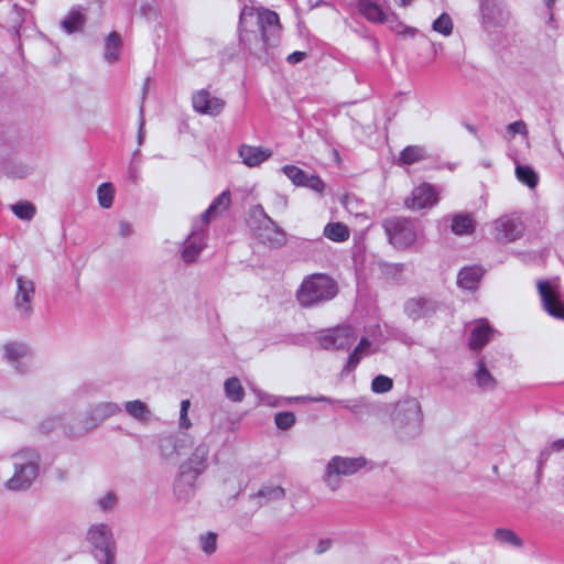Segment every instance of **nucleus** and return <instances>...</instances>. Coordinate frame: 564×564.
<instances>
[{"label":"nucleus","mask_w":564,"mask_h":564,"mask_svg":"<svg viewBox=\"0 0 564 564\" xmlns=\"http://www.w3.org/2000/svg\"><path fill=\"white\" fill-rule=\"evenodd\" d=\"M467 129L471 133H476V129L473 126H467Z\"/></svg>","instance_id":"e2e57ef3"},{"label":"nucleus","mask_w":564,"mask_h":564,"mask_svg":"<svg viewBox=\"0 0 564 564\" xmlns=\"http://www.w3.org/2000/svg\"><path fill=\"white\" fill-rule=\"evenodd\" d=\"M496 238L501 241H514L523 234L524 226L520 216L516 214L503 215L494 221Z\"/></svg>","instance_id":"4468645a"},{"label":"nucleus","mask_w":564,"mask_h":564,"mask_svg":"<svg viewBox=\"0 0 564 564\" xmlns=\"http://www.w3.org/2000/svg\"><path fill=\"white\" fill-rule=\"evenodd\" d=\"M351 6L370 23L383 24L388 21L389 11L383 9L379 0H352Z\"/></svg>","instance_id":"f3484780"},{"label":"nucleus","mask_w":564,"mask_h":564,"mask_svg":"<svg viewBox=\"0 0 564 564\" xmlns=\"http://www.w3.org/2000/svg\"><path fill=\"white\" fill-rule=\"evenodd\" d=\"M279 17L274 11L245 7L240 13V42L253 54L267 51L278 44L280 36Z\"/></svg>","instance_id":"f257e3e1"},{"label":"nucleus","mask_w":564,"mask_h":564,"mask_svg":"<svg viewBox=\"0 0 564 564\" xmlns=\"http://www.w3.org/2000/svg\"><path fill=\"white\" fill-rule=\"evenodd\" d=\"M365 464L366 460L361 457L348 458L335 456L327 464L324 480L332 490H336L340 484V476L352 475L365 466Z\"/></svg>","instance_id":"0eeeda50"},{"label":"nucleus","mask_w":564,"mask_h":564,"mask_svg":"<svg viewBox=\"0 0 564 564\" xmlns=\"http://www.w3.org/2000/svg\"><path fill=\"white\" fill-rule=\"evenodd\" d=\"M516 176L519 182L525 184L529 188L533 189L539 183V175L528 165L516 166Z\"/></svg>","instance_id":"72a5a7b5"},{"label":"nucleus","mask_w":564,"mask_h":564,"mask_svg":"<svg viewBox=\"0 0 564 564\" xmlns=\"http://www.w3.org/2000/svg\"><path fill=\"white\" fill-rule=\"evenodd\" d=\"M356 338L357 335L352 327L344 325L324 332L319 335L318 341L325 349H347Z\"/></svg>","instance_id":"9d476101"},{"label":"nucleus","mask_w":564,"mask_h":564,"mask_svg":"<svg viewBox=\"0 0 564 564\" xmlns=\"http://www.w3.org/2000/svg\"><path fill=\"white\" fill-rule=\"evenodd\" d=\"M507 131L510 137H514L516 134H520L523 137L528 135V127L527 123L522 120L514 121L507 126Z\"/></svg>","instance_id":"8fccbe9b"},{"label":"nucleus","mask_w":564,"mask_h":564,"mask_svg":"<svg viewBox=\"0 0 564 564\" xmlns=\"http://www.w3.org/2000/svg\"><path fill=\"white\" fill-rule=\"evenodd\" d=\"M192 441L188 435H166L159 440V449L164 459L177 458L185 448L189 447Z\"/></svg>","instance_id":"dca6fc26"},{"label":"nucleus","mask_w":564,"mask_h":564,"mask_svg":"<svg viewBox=\"0 0 564 564\" xmlns=\"http://www.w3.org/2000/svg\"><path fill=\"white\" fill-rule=\"evenodd\" d=\"M98 203L102 208H110L113 203L115 188L109 182L102 183L97 188Z\"/></svg>","instance_id":"4c0bfd02"},{"label":"nucleus","mask_w":564,"mask_h":564,"mask_svg":"<svg viewBox=\"0 0 564 564\" xmlns=\"http://www.w3.org/2000/svg\"><path fill=\"white\" fill-rule=\"evenodd\" d=\"M555 1L556 0H544V3L546 6V8L550 10V17H549L550 21H553V12H552V10L554 8Z\"/></svg>","instance_id":"bf43d9fd"},{"label":"nucleus","mask_w":564,"mask_h":564,"mask_svg":"<svg viewBox=\"0 0 564 564\" xmlns=\"http://www.w3.org/2000/svg\"><path fill=\"white\" fill-rule=\"evenodd\" d=\"M206 228L200 221L193 226L191 235L184 242L182 258L185 262H194L206 246Z\"/></svg>","instance_id":"2eb2a0df"},{"label":"nucleus","mask_w":564,"mask_h":564,"mask_svg":"<svg viewBox=\"0 0 564 564\" xmlns=\"http://www.w3.org/2000/svg\"><path fill=\"white\" fill-rule=\"evenodd\" d=\"M294 400L297 401H311V402H327L332 404H341L344 408H349L347 404H344V401L341 400H334L324 395H317V397H297L294 398Z\"/></svg>","instance_id":"3c124183"},{"label":"nucleus","mask_w":564,"mask_h":564,"mask_svg":"<svg viewBox=\"0 0 564 564\" xmlns=\"http://www.w3.org/2000/svg\"><path fill=\"white\" fill-rule=\"evenodd\" d=\"M208 455V445L199 443L187 460L181 464L174 482V491L180 499H186L193 494L197 478L207 468Z\"/></svg>","instance_id":"f03ea898"},{"label":"nucleus","mask_w":564,"mask_h":564,"mask_svg":"<svg viewBox=\"0 0 564 564\" xmlns=\"http://www.w3.org/2000/svg\"><path fill=\"white\" fill-rule=\"evenodd\" d=\"M337 294L336 282L326 274L315 273L306 278L296 292L302 306L310 307L327 302Z\"/></svg>","instance_id":"7ed1b4c3"},{"label":"nucleus","mask_w":564,"mask_h":564,"mask_svg":"<svg viewBox=\"0 0 564 564\" xmlns=\"http://www.w3.org/2000/svg\"><path fill=\"white\" fill-rule=\"evenodd\" d=\"M392 387H393L392 379L387 376H383V375H379V376L375 377L371 382V390L375 393H386V392L390 391L392 389Z\"/></svg>","instance_id":"c03bdc74"},{"label":"nucleus","mask_w":564,"mask_h":564,"mask_svg":"<svg viewBox=\"0 0 564 564\" xmlns=\"http://www.w3.org/2000/svg\"><path fill=\"white\" fill-rule=\"evenodd\" d=\"M386 23L389 25L390 30L395 32L397 34H410L411 36L414 35L415 30L412 28H409L404 25L397 17L395 13L390 12L388 13V21Z\"/></svg>","instance_id":"a19ab883"},{"label":"nucleus","mask_w":564,"mask_h":564,"mask_svg":"<svg viewBox=\"0 0 564 564\" xmlns=\"http://www.w3.org/2000/svg\"><path fill=\"white\" fill-rule=\"evenodd\" d=\"M121 37L117 32H111L106 39L105 59L109 63L118 61L121 48Z\"/></svg>","instance_id":"7c9ffc66"},{"label":"nucleus","mask_w":564,"mask_h":564,"mask_svg":"<svg viewBox=\"0 0 564 564\" xmlns=\"http://www.w3.org/2000/svg\"><path fill=\"white\" fill-rule=\"evenodd\" d=\"M382 227L389 242L397 249H405L416 240L415 226L409 219L400 217L388 218L383 221Z\"/></svg>","instance_id":"423d86ee"},{"label":"nucleus","mask_w":564,"mask_h":564,"mask_svg":"<svg viewBox=\"0 0 564 564\" xmlns=\"http://www.w3.org/2000/svg\"><path fill=\"white\" fill-rule=\"evenodd\" d=\"M90 554L97 564H116L117 543L109 525L93 524L87 531Z\"/></svg>","instance_id":"20e7f679"},{"label":"nucleus","mask_w":564,"mask_h":564,"mask_svg":"<svg viewBox=\"0 0 564 564\" xmlns=\"http://www.w3.org/2000/svg\"><path fill=\"white\" fill-rule=\"evenodd\" d=\"M538 291L542 306L549 315L564 321V302L561 299L558 281H538Z\"/></svg>","instance_id":"1a4fd4ad"},{"label":"nucleus","mask_w":564,"mask_h":564,"mask_svg":"<svg viewBox=\"0 0 564 564\" xmlns=\"http://www.w3.org/2000/svg\"><path fill=\"white\" fill-rule=\"evenodd\" d=\"M121 411V408L112 402H102L94 405L84 420L82 421V425L74 429L69 427L65 430V433L69 436H79L83 435L94 429H96L101 422L106 419L118 414Z\"/></svg>","instance_id":"6e6552de"},{"label":"nucleus","mask_w":564,"mask_h":564,"mask_svg":"<svg viewBox=\"0 0 564 564\" xmlns=\"http://www.w3.org/2000/svg\"><path fill=\"white\" fill-rule=\"evenodd\" d=\"M397 412L398 413L406 412V413H409L408 417L410 420L417 421L420 419V414H421V406L416 399L409 398V399H405L404 401L398 403Z\"/></svg>","instance_id":"58836bf2"},{"label":"nucleus","mask_w":564,"mask_h":564,"mask_svg":"<svg viewBox=\"0 0 564 564\" xmlns=\"http://www.w3.org/2000/svg\"><path fill=\"white\" fill-rule=\"evenodd\" d=\"M262 216L263 224L259 228L258 237L263 243L271 247H281L285 243V232L264 213L262 206L258 205L253 209V215Z\"/></svg>","instance_id":"ddd939ff"},{"label":"nucleus","mask_w":564,"mask_h":564,"mask_svg":"<svg viewBox=\"0 0 564 564\" xmlns=\"http://www.w3.org/2000/svg\"><path fill=\"white\" fill-rule=\"evenodd\" d=\"M231 202V195L230 192L224 191L220 193L209 205V207L202 214L200 223L204 226H207L213 217H215L217 214L225 212Z\"/></svg>","instance_id":"5701e85b"},{"label":"nucleus","mask_w":564,"mask_h":564,"mask_svg":"<svg viewBox=\"0 0 564 564\" xmlns=\"http://www.w3.org/2000/svg\"><path fill=\"white\" fill-rule=\"evenodd\" d=\"M7 358L17 365L24 364L31 359V343L13 340L4 347Z\"/></svg>","instance_id":"4be33fe9"},{"label":"nucleus","mask_w":564,"mask_h":564,"mask_svg":"<svg viewBox=\"0 0 564 564\" xmlns=\"http://www.w3.org/2000/svg\"><path fill=\"white\" fill-rule=\"evenodd\" d=\"M189 406H191V402L188 399L182 400L178 425L181 429H184V430L189 429L192 425V423L187 416Z\"/></svg>","instance_id":"de8ad7c7"},{"label":"nucleus","mask_w":564,"mask_h":564,"mask_svg":"<svg viewBox=\"0 0 564 564\" xmlns=\"http://www.w3.org/2000/svg\"><path fill=\"white\" fill-rule=\"evenodd\" d=\"M495 538L500 543L511 544L514 546H519L521 544L514 532L508 529H497L495 532Z\"/></svg>","instance_id":"49530a36"},{"label":"nucleus","mask_w":564,"mask_h":564,"mask_svg":"<svg viewBox=\"0 0 564 564\" xmlns=\"http://www.w3.org/2000/svg\"><path fill=\"white\" fill-rule=\"evenodd\" d=\"M142 129H143V122L140 123V128H139V143H141V140H142Z\"/></svg>","instance_id":"680f3d73"},{"label":"nucleus","mask_w":564,"mask_h":564,"mask_svg":"<svg viewBox=\"0 0 564 564\" xmlns=\"http://www.w3.org/2000/svg\"><path fill=\"white\" fill-rule=\"evenodd\" d=\"M130 177L132 178L133 182H137L138 175H137V171L135 170L130 169Z\"/></svg>","instance_id":"052dcab7"},{"label":"nucleus","mask_w":564,"mask_h":564,"mask_svg":"<svg viewBox=\"0 0 564 564\" xmlns=\"http://www.w3.org/2000/svg\"><path fill=\"white\" fill-rule=\"evenodd\" d=\"M303 187H308L317 193H323L325 184L317 175H306Z\"/></svg>","instance_id":"09e8293b"},{"label":"nucleus","mask_w":564,"mask_h":564,"mask_svg":"<svg viewBox=\"0 0 564 564\" xmlns=\"http://www.w3.org/2000/svg\"><path fill=\"white\" fill-rule=\"evenodd\" d=\"M550 448L554 452L564 449V440H557V441L553 442L551 444Z\"/></svg>","instance_id":"13d9d810"},{"label":"nucleus","mask_w":564,"mask_h":564,"mask_svg":"<svg viewBox=\"0 0 564 564\" xmlns=\"http://www.w3.org/2000/svg\"><path fill=\"white\" fill-rule=\"evenodd\" d=\"M226 397L232 402H241L245 398V389L238 378L231 377L224 383Z\"/></svg>","instance_id":"2f4dec72"},{"label":"nucleus","mask_w":564,"mask_h":564,"mask_svg":"<svg viewBox=\"0 0 564 564\" xmlns=\"http://www.w3.org/2000/svg\"><path fill=\"white\" fill-rule=\"evenodd\" d=\"M284 496L285 491L281 486H263L256 495L261 503L281 500Z\"/></svg>","instance_id":"c9c22d12"},{"label":"nucleus","mask_w":564,"mask_h":564,"mask_svg":"<svg viewBox=\"0 0 564 564\" xmlns=\"http://www.w3.org/2000/svg\"><path fill=\"white\" fill-rule=\"evenodd\" d=\"M192 105L194 110L199 115L217 117L224 111L226 101L219 97L213 96L207 89H199L193 94Z\"/></svg>","instance_id":"f8f14e48"},{"label":"nucleus","mask_w":564,"mask_h":564,"mask_svg":"<svg viewBox=\"0 0 564 564\" xmlns=\"http://www.w3.org/2000/svg\"><path fill=\"white\" fill-rule=\"evenodd\" d=\"M119 234L122 236V237H127L131 234V227L128 223L126 221H121L120 223V226H119Z\"/></svg>","instance_id":"4d7b16f0"},{"label":"nucleus","mask_w":564,"mask_h":564,"mask_svg":"<svg viewBox=\"0 0 564 564\" xmlns=\"http://www.w3.org/2000/svg\"><path fill=\"white\" fill-rule=\"evenodd\" d=\"M433 30L444 36H448L453 31V22L447 13L441 14L432 25Z\"/></svg>","instance_id":"37998d69"},{"label":"nucleus","mask_w":564,"mask_h":564,"mask_svg":"<svg viewBox=\"0 0 564 564\" xmlns=\"http://www.w3.org/2000/svg\"><path fill=\"white\" fill-rule=\"evenodd\" d=\"M282 172L296 186H303L306 180V173L295 165H284Z\"/></svg>","instance_id":"ea45409f"},{"label":"nucleus","mask_w":564,"mask_h":564,"mask_svg":"<svg viewBox=\"0 0 564 564\" xmlns=\"http://www.w3.org/2000/svg\"><path fill=\"white\" fill-rule=\"evenodd\" d=\"M305 55L304 52L295 51L288 56L286 61L290 64H297L304 59Z\"/></svg>","instance_id":"5fc2aeb1"},{"label":"nucleus","mask_w":564,"mask_h":564,"mask_svg":"<svg viewBox=\"0 0 564 564\" xmlns=\"http://www.w3.org/2000/svg\"><path fill=\"white\" fill-rule=\"evenodd\" d=\"M484 274V271L480 267H466L463 268L457 276V284L459 288L464 290H476L479 281Z\"/></svg>","instance_id":"b1692460"},{"label":"nucleus","mask_w":564,"mask_h":564,"mask_svg":"<svg viewBox=\"0 0 564 564\" xmlns=\"http://www.w3.org/2000/svg\"><path fill=\"white\" fill-rule=\"evenodd\" d=\"M476 382L482 390H492L496 387V379L487 370L482 360H479L478 368L475 373Z\"/></svg>","instance_id":"473e14b6"},{"label":"nucleus","mask_w":564,"mask_h":564,"mask_svg":"<svg viewBox=\"0 0 564 564\" xmlns=\"http://www.w3.org/2000/svg\"><path fill=\"white\" fill-rule=\"evenodd\" d=\"M324 236L335 242H344L349 239L348 227L343 223H328L324 227Z\"/></svg>","instance_id":"cd10ccee"},{"label":"nucleus","mask_w":564,"mask_h":564,"mask_svg":"<svg viewBox=\"0 0 564 564\" xmlns=\"http://www.w3.org/2000/svg\"><path fill=\"white\" fill-rule=\"evenodd\" d=\"M295 415L293 412H279L274 416V422L278 429L286 431L295 424Z\"/></svg>","instance_id":"a18cd8bd"},{"label":"nucleus","mask_w":564,"mask_h":564,"mask_svg":"<svg viewBox=\"0 0 564 564\" xmlns=\"http://www.w3.org/2000/svg\"><path fill=\"white\" fill-rule=\"evenodd\" d=\"M438 202V194L430 184H422L412 191L405 204L411 209H423L434 206Z\"/></svg>","instance_id":"a211bd4d"},{"label":"nucleus","mask_w":564,"mask_h":564,"mask_svg":"<svg viewBox=\"0 0 564 564\" xmlns=\"http://www.w3.org/2000/svg\"><path fill=\"white\" fill-rule=\"evenodd\" d=\"M429 154L425 148L420 145H409L401 151L399 156V163L410 165L426 160Z\"/></svg>","instance_id":"bb28decb"},{"label":"nucleus","mask_w":564,"mask_h":564,"mask_svg":"<svg viewBox=\"0 0 564 564\" xmlns=\"http://www.w3.org/2000/svg\"><path fill=\"white\" fill-rule=\"evenodd\" d=\"M370 341L367 338H361L359 344L355 347L352 352L349 355L347 359V364L345 369L350 371L354 370L360 360L370 354Z\"/></svg>","instance_id":"c756f323"},{"label":"nucleus","mask_w":564,"mask_h":564,"mask_svg":"<svg viewBox=\"0 0 564 564\" xmlns=\"http://www.w3.org/2000/svg\"><path fill=\"white\" fill-rule=\"evenodd\" d=\"M494 329L486 321H480L471 330L469 346L474 350H480L491 338Z\"/></svg>","instance_id":"393cba45"},{"label":"nucleus","mask_w":564,"mask_h":564,"mask_svg":"<svg viewBox=\"0 0 564 564\" xmlns=\"http://www.w3.org/2000/svg\"><path fill=\"white\" fill-rule=\"evenodd\" d=\"M117 498L115 494L107 492L104 497L98 500V506L101 510L106 511L111 509L116 505Z\"/></svg>","instance_id":"603ef678"},{"label":"nucleus","mask_w":564,"mask_h":564,"mask_svg":"<svg viewBox=\"0 0 564 564\" xmlns=\"http://www.w3.org/2000/svg\"><path fill=\"white\" fill-rule=\"evenodd\" d=\"M332 546V541L329 539L321 540L316 547V553L322 554L328 551Z\"/></svg>","instance_id":"6e6d98bb"},{"label":"nucleus","mask_w":564,"mask_h":564,"mask_svg":"<svg viewBox=\"0 0 564 564\" xmlns=\"http://www.w3.org/2000/svg\"><path fill=\"white\" fill-rule=\"evenodd\" d=\"M436 306V303L430 299H410L404 305V312L411 319L416 321L435 312Z\"/></svg>","instance_id":"412c9836"},{"label":"nucleus","mask_w":564,"mask_h":564,"mask_svg":"<svg viewBox=\"0 0 564 564\" xmlns=\"http://www.w3.org/2000/svg\"><path fill=\"white\" fill-rule=\"evenodd\" d=\"M257 394L259 400L268 405L278 406L280 404L279 399L274 395H270L261 391H259Z\"/></svg>","instance_id":"864d4df0"},{"label":"nucleus","mask_w":564,"mask_h":564,"mask_svg":"<svg viewBox=\"0 0 564 564\" xmlns=\"http://www.w3.org/2000/svg\"><path fill=\"white\" fill-rule=\"evenodd\" d=\"M451 228L455 235H469L475 229V223L470 215L457 214L452 219Z\"/></svg>","instance_id":"c85d7f7f"},{"label":"nucleus","mask_w":564,"mask_h":564,"mask_svg":"<svg viewBox=\"0 0 564 564\" xmlns=\"http://www.w3.org/2000/svg\"><path fill=\"white\" fill-rule=\"evenodd\" d=\"M13 307L20 317H30L33 311L34 283L32 278L18 276Z\"/></svg>","instance_id":"9b49d317"},{"label":"nucleus","mask_w":564,"mask_h":564,"mask_svg":"<svg viewBox=\"0 0 564 564\" xmlns=\"http://www.w3.org/2000/svg\"><path fill=\"white\" fill-rule=\"evenodd\" d=\"M482 21L488 26L502 25L508 20V12L499 0H482L480 3Z\"/></svg>","instance_id":"aec40b11"},{"label":"nucleus","mask_w":564,"mask_h":564,"mask_svg":"<svg viewBox=\"0 0 564 564\" xmlns=\"http://www.w3.org/2000/svg\"><path fill=\"white\" fill-rule=\"evenodd\" d=\"M86 18L79 7L72 8L68 14L62 20L61 25L67 33L80 31L85 25Z\"/></svg>","instance_id":"a878e982"},{"label":"nucleus","mask_w":564,"mask_h":564,"mask_svg":"<svg viewBox=\"0 0 564 564\" xmlns=\"http://www.w3.org/2000/svg\"><path fill=\"white\" fill-rule=\"evenodd\" d=\"M12 213L22 220H31L34 215V208L31 203L18 202L11 205Z\"/></svg>","instance_id":"79ce46f5"},{"label":"nucleus","mask_w":564,"mask_h":564,"mask_svg":"<svg viewBox=\"0 0 564 564\" xmlns=\"http://www.w3.org/2000/svg\"><path fill=\"white\" fill-rule=\"evenodd\" d=\"M238 156L248 167H258L272 156V150L269 148L250 145L242 143L238 147Z\"/></svg>","instance_id":"6ab92c4d"},{"label":"nucleus","mask_w":564,"mask_h":564,"mask_svg":"<svg viewBox=\"0 0 564 564\" xmlns=\"http://www.w3.org/2000/svg\"><path fill=\"white\" fill-rule=\"evenodd\" d=\"M124 408L130 416L142 422L149 420L150 410L144 402L140 400L128 401L126 402Z\"/></svg>","instance_id":"f704fd0d"},{"label":"nucleus","mask_w":564,"mask_h":564,"mask_svg":"<svg viewBox=\"0 0 564 564\" xmlns=\"http://www.w3.org/2000/svg\"><path fill=\"white\" fill-rule=\"evenodd\" d=\"M34 474L33 451H19L13 455V475L6 482V487L13 491L26 490L32 486Z\"/></svg>","instance_id":"39448f33"},{"label":"nucleus","mask_w":564,"mask_h":564,"mask_svg":"<svg viewBox=\"0 0 564 564\" xmlns=\"http://www.w3.org/2000/svg\"><path fill=\"white\" fill-rule=\"evenodd\" d=\"M218 535L215 532L208 531L198 536V546L205 555H213L217 551Z\"/></svg>","instance_id":"e433bc0d"}]
</instances>
